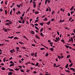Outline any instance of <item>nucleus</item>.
Masks as SVG:
<instances>
[{
  "instance_id": "1",
  "label": "nucleus",
  "mask_w": 75,
  "mask_h": 75,
  "mask_svg": "<svg viewBox=\"0 0 75 75\" xmlns=\"http://www.w3.org/2000/svg\"><path fill=\"white\" fill-rule=\"evenodd\" d=\"M11 24H12V22H10L8 23H6L5 24V25H8V26H9Z\"/></svg>"
},
{
  "instance_id": "2",
  "label": "nucleus",
  "mask_w": 75,
  "mask_h": 75,
  "mask_svg": "<svg viewBox=\"0 0 75 75\" xmlns=\"http://www.w3.org/2000/svg\"><path fill=\"white\" fill-rule=\"evenodd\" d=\"M3 30L4 31H5V32H8L7 30V29L5 28H3Z\"/></svg>"
},
{
  "instance_id": "3",
  "label": "nucleus",
  "mask_w": 75,
  "mask_h": 75,
  "mask_svg": "<svg viewBox=\"0 0 75 75\" xmlns=\"http://www.w3.org/2000/svg\"><path fill=\"white\" fill-rule=\"evenodd\" d=\"M35 38H38V40H40V38L37 35H35Z\"/></svg>"
},
{
  "instance_id": "4",
  "label": "nucleus",
  "mask_w": 75,
  "mask_h": 75,
  "mask_svg": "<svg viewBox=\"0 0 75 75\" xmlns=\"http://www.w3.org/2000/svg\"><path fill=\"white\" fill-rule=\"evenodd\" d=\"M64 21H65V20H62L61 19H60L59 20V23H62V22H64Z\"/></svg>"
},
{
  "instance_id": "5",
  "label": "nucleus",
  "mask_w": 75,
  "mask_h": 75,
  "mask_svg": "<svg viewBox=\"0 0 75 75\" xmlns=\"http://www.w3.org/2000/svg\"><path fill=\"white\" fill-rule=\"evenodd\" d=\"M7 69H9V71H12V72H14V70L12 69H10V68Z\"/></svg>"
},
{
  "instance_id": "6",
  "label": "nucleus",
  "mask_w": 75,
  "mask_h": 75,
  "mask_svg": "<svg viewBox=\"0 0 75 75\" xmlns=\"http://www.w3.org/2000/svg\"><path fill=\"white\" fill-rule=\"evenodd\" d=\"M13 74V72H10L8 73V75H12V74Z\"/></svg>"
},
{
  "instance_id": "7",
  "label": "nucleus",
  "mask_w": 75,
  "mask_h": 75,
  "mask_svg": "<svg viewBox=\"0 0 75 75\" xmlns=\"http://www.w3.org/2000/svg\"><path fill=\"white\" fill-rule=\"evenodd\" d=\"M70 69H71V70H72L73 71V72H75V69H74V68H70Z\"/></svg>"
},
{
  "instance_id": "8",
  "label": "nucleus",
  "mask_w": 75,
  "mask_h": 75,
  "mask_svg": "<svg viewBox=\"0 0 75 75\" xmlns=\"http://www.w3.org/2000/svg\"><path fill=\"white\" fill-rule=\"evenodd\" d=\"M16 51H19V49H20V47H16Z\"/></svg>"
},
{
  "instance_id": "9",
  "label": "nucleus",
  "mask_w": 75,
  "mask_h": 75,
  "mask_svg": "<svg viewBox=\"0 0 75 75\" xmlns=\"http://www.w3.org/2000/svg\"><path fill=\"white\" fill-rule=\"evenodd\" d=\"M31 33H32V34H35V32L34 31H31Z\"/></svg>"
},
{
  "instance_id": "10",
  "label": "nucleus",
  "mask_w": 75,
  "mask_h": 75,
  "mask_svg": "<svg viewBox=\"0 0 75 75\" xmlns=\"http://www.w3.org/2000/svg\"><path fill=\"white\" fill-rule=\"evenodd\" d=\"M61 41L63 43V44H65V41H64V40L62 39L61 40Z\"/></svg>"
},
{
  "instance_id": "11",
  "label": "nucleus",
  "mask_w": 75,
  "mask_h": 75,
  "mask_svg": "<svg viewBox=\"0 0 75 75\" xmlns=\"http://www.w3.org/2000/svg\"><path fill=\"white\" fill-rule=\"evenodd\" d=\"M74 6H73L70 9V10L71 11H72L73 10V9L74 8Z\"/></svg>"
},
{
  "instance_id": "12",
  "label": "nucleus",
  "mask_w": 75,
  "mask_h": 75,
  "mask_svg": "<svg viewBox=\"0 0 75 75\" xmlns=\"http://www.w3.org/2000/svg\"><path fill=\"white\" fill-rule=\"evenodd\" d=\"M50 23H51V21H50L47 22V25H50Z\"/></svg>"
},
{
  "instance_id": "13",
  "label": "nucleus",
  "mask_w": 75,
  "mask_h": 75,
  "mask_svg": "<svg viewBox=\"0 0 75 75\" xmlns=\"http://www.w3.org/2000/svg\"><path fill=\"white\" fill-rule=\"evenodd\" d=\"M23 38H26V40H28V38H27V37H26V36H24L23 37Z\"/></svg>"
},
{
  "instance_id": "14",
  "label": "nucleus",
  "mask_w": 75,
  "mask_h": 75,
  "mask_svg": "<svg viewBox=\"0 0 75 75\" xmlns=\"http://www.w3.org/2000/svg\"><path fill=\"white\" fill-rule=\"evenodd\" d=\"M14 64H10L9 65V66L10 67H12V66H14Z\"/></svg>"
},
{
  "instance_id": "15",
  "label": "nucleus",
  "mask_w": 75,
  "mask_h": 75,
  "mask_svg": "<svg viewBox=\"0 0 75 75\" xmlns=\"http://www.w3.org/2000/svg\"><path fill=\"white\" fill-rule=\"evenodd\" d=\"M57 57L59 59H61V56H60L58 55L57 56Z\"/></svg>"
},
{
  "instance_id": "16",
  "label": "nucleus",
  "mask_w": 75,
  "mask_h": 75,
  "mask_svg": "<svg viewBox=\"0 0 75 75\" xmlns=\"http://www.w3.org/2000/svg\"><path fill=\"white\" fill-rule=\"evenodd\" d=\"M6 22H11V21H10L8 19H7L6 20Z\"/></svg>"
},
{
  "instance_id": "17",
  "label": "nucleus",
  "mask_w": 75,
  "mask_h": 75,
  "mask_svg": "<svg viewBox=\"0 0 75 75\" xmlns=\"http://www.w3.org/2000/svg\"><path fill=\"white\" fill-rule=\"evenodd\" d=\"M44 21H47V17L45 18V19H43Z\"/></svg>"
},
{
  "instance_id": "18",
  "label": "nucleus",
  "mask_w": 75,
  "mask_h": 75,
  "mask_svg": "<svg viewBox=\"0 0 75 75\" xmlns=\"http://www.w3.org/2000/svg\"><path fill=\"white\" fill-rule=\"evenodd\" d=\"M54 48H51L50 49V50L51 51H54Z\"/></svg>"
},
{
  "instance_id": "19",
  "label": "nucleus",
  "mask_w": 75,
  "mask_h": 75,
  "mask_svg": "<svg viewBox=\"0 0 75 75\" xmlns=\"http://www.w3.org/2000/svg\"><path fill=\"white\" fill-rule=\"evenodd\" d=\"M71 57L70 56V55H69L67 56V58H69V57Z\"/></svg>"
},
{
  "instance_id": "20",
  "label": "nucleus",
  "mask_w": 75,
  "mask_h": 75,
  "mask_svg": "<svg viewBox=\"0 0 75 75\" xmlns=\"http://www.w3.org/2000/svg\"><path fill=\"white\" fill-rule=\"evenodd\" d=\"M39 24L41 25H42V26H43V23H40Z\"/></svg>"
},
{
  "instance_id": "21",
  "label": "nucleus",
  "mask_w": 75,
  "mask_h": 75,
  "mask_svg": "<svg viewBox=\"0 0 75 75\" xmlns=\"http://www.w3.org/2000/svg\"><path fill=\"white\" fill-rule=\"evenodd\" d=\"M68 66H69L68 64H67L65 67L66 68H67L68 67Z\"/></svg>"
},
{
  "instance_id": "22",
  "label": "nucleus",
  "mask_w": 75,
  "mask_h": 75,
  "mask_svg": "<svg viewBox=\"0 0 75 75\" xmlns=\"http://www.w3.org/2000/svg\"><path fill=\"white\" fill-rule=\"evenodd\" d=\"M5 14H6V15H7V12L6 10H5Z\"/></svg>"
},
{
  "instance_id": "23",
  "label": "nucleus",
  "mask_w": 75,
  "mask_h": 75,
  "mask_svg": "<svg viewBox=\"0 0 75 75\" xmlns=\"http://www.w3.org/2000/svg\"><path fill=\"white\" fill-rule=\"evenodd\" d=\"M72 20V17H71L70 18H69L68 21H70V20Z\"/></svg>"
},
{
  "instance_id": "24",
  "label": "nucleus",
  "mask_w": 75,
  "mask_h": 75,
  "mask_svg": "<svg viewBox=\"0 0 75 75\" xmlns=\"http://www.w3.org/2000/svg\"><path fill=\"white\" fill-rule=\"evenodd\" d=\"M33 6L34 7V8H35L36 7V4H33Z\"/></svg>"
},
{
  "instance_id": "25",
  "label": "nucleus",
  "mask_w": 75,
  "mask_h": 75,
  "mask_svg": "<svg viewBox=\"0 0 75 75\" xmlns=\"http://www.w3.org/2000/svg\"><path fill=\"white\" fill-rule=\"evenodd\" d=\"M10 64H14V63L12 61H11L10 62Z\"/></svg>"
},
{
  "instance_id": "26",
  "label": "nucleus",
  "mask_w": 75,
  "mask_h": 75,
  "mask_svg": "<svg viewBox=\"0 0 75 75\" xmlns=\"http://www.w3.org/2000/svg\"><path fill=\"white\" fill-rule=\"evenodd\" d=\"M71 42H74V40H73V38H72V37H71Z\"/></svg>"
},
{
  "instance_id": "27",
  "label": "nucleus",
  "mask_w": 75,
  "mask_h": 75,
  "mask_svg": "<svg viewBox=\"0 0 75 75\" xmlns=\"http://www.w3.org/2000/svg\"><path fill=\"white\" fill-rule=\"evenodd\" d=\"M72 65H73V64L71 63L69 65V67H71V66H72Z\"/></svg>"
},
{
  "instance_id": "28",
  "label": "nucleus",
  "mask_w": 75,
  "mask_h": 75,
  "mask_svg": "<svg viewBox=\"0 0 75 75\" xmlns=\"http://www.w3.org/2000/svg\"><path fill=\"white\" fill-rule=\"evenodd\" d=\"M60 66H61V65H59L56 66L55 67L57 68V67H60Z\"/></svg>"
},
{
  "instance_id": "29",
  "label": "nucleus",
  "mask_w": 75,
  "mask_h": 75,
  "mask_svg": "<svg viewBox=\"0 0 75 75\" xmlns=\"http://www.w3.org/2000/svg\"><path fill=\"white\" fill-rule=\"evenodd\" d=\"M35 14H38V13H39V12L38 11L35 12Z\"/></svg>"
},
{
  "instance_id": "30",
  "label": "nucleus",
  "mask_w": 75,
  "mask_h": 75,
  "mask_svg": "<svg viewBox=\"0 0 75 75\" xmlns=\"http://www.w3.org/2000/svg\"><path fill=\"white\" fill-rule=\"evenodd\" d=\"M57 65V64H56L55 63H54V65H53V67H55V66Z\"/></svg>"
},
{
  "instance_id": "31",
  "label": "nucleus",
  "mask_w": 75,
  "mask_h": 75,
  "mask_svg": "<svg viewBox=\"0 0 75 75\" xmlns=\"http://www.w3.org/2000/svg\"><path fill=\"white\" fill-rule=\"evenodd\" d=\"M65 47H66V48H69V46H68V45H65Z\"/></svg>"
},
{
  "instance_id": "32",
  "label": "nucleus",
  "mask_w": 75,
  "mask_h": 75,
  "mask_svg": "<svg viewBox=\"0 0 75 75\" xmlns=\"http://www.w3.org/2000/svg\"><path fill=\"white\" fill-rule=\"evenodd\" d=\"M44 29L43 28H41V30H40V32H42V30H43V29Z\"/></svg>"
},
{
  "instance_id": "33",
  "label": "nucleus",
  "mask_w": 75,
  "mask_h": 75,
  "mask_svg": "<svg viewBox=\"0 0 75 75\" xmlns=\"http://www.w3.org/2000/svg\"><path fill=\"white\" fill-rule=\"evenodd\" d=\"M25 21H24V20H23L22 21V24H24V22Z\"/></svg>"
},
{
  "instance_id": "34",
  "label": "nucleus",
  "mask_w": 75,
  "mask_h": 75,
  "mask_svg": "<svg viewBox=\"0 0 75 75\" xmlns=\"http://www.w3.org/2000/svg\"><path fill=\"white\" fill-rule=\"evenodd\" d=\"M10 52H11V54L13 53V50H10Z\"/></svg>"
},
{
  "instance_id": "35",
  "label": "nucleus",
  "mask_w": 75,
  "mask_h": 75,
  "mask_svg": "<svg viewBox=\"0 0 75 75\" xmlns=\"http://www.w3.org/2000/svg\"><path fill=\"white\" fill-rule=\"evenodd\" d=\"M40 35H41V36L42 37H43V34L42 33H40Z\"/></svg>"
},
{
  "instance_id": "36",
  "label": "nucleus",
  "mask_w": 75,
  "mask_h": 75,
  "mask_svg": "<svg viewBox=\"0 0 75 75\" xmlns=\"http://www.w3.org/2000/svg\"><path fill=\"white\" fill-rule=\"evenodd\" d=\"M1 69L2 70H5L6 69L3 67H2Z\"/></svg>"
},
{
  "instance_id": "37",
  "label": "nucleus",
  "mask_w": 75,
  "mask_h": 75,
  "mask_svg": "<svg viewBox=\"0 0 75 75\" xmlns=\"http://www.w3.org/2000/svg\"><path fill=\"white\" fill-rule=\"evenodd\" d=\"M34 54H35L34 53H32L31 54V55L32 56H33V55H34Z\"/></svg>"
},
{
  "instance_id": "38",
  "label": "nucleus",
  "mask_w": 75,
  "mask_h": 75,
  "mask_svg": "<svg viewBox=\"0 0 75 75\" xmlns=\"http://www.w3.org/2000/svg\"><path fill=\"white\" fill-rule=\"evenodd\" d=\"M19 43H20V44H24V43L21 42H20V41H19Z\"/></svg>"
},
{
  "instance_id": "39",
  "label": "nucleus",
  "mask_w": 75,
  "mask_h": 75,
  "mask_svg": "<svg viewBox=\"0 0 75 75\" xmlns=\"http://www.w3.org/2000/svg\"><path fill=\"white\" fill-rule=\"evenodd\" d=\"M20 18H21V21H22V20H23V17H22V16H21L20 17Z\"/></svg>"
},
{
  "instance_id": "40",
  "label": "nucleus",
  "mask_w": 75,
  "mask_h": 75,
  "mask_svg": "<svg viewBox=\"0 0 75 75\" xmlns=\"http://www.w3.org/2000/svg\"><path fill=\"white\" fill-rule=\"evenodd\" d=\"M14 39L16 40V39H18V38L17 37H16L14 38Z\"/></svg>"
},
{
  "instance_id": "41",
  "label": "nucleus",
  "mask_w": 75,
  "mask_h": 75,
  "mask_svg": "<svg viewBox=\"0 0 75 75\" xmlns=\"http://www.w3.org/2000/svg\"><path fill=\"white\" fill-rule=\"evenodd\" d=\"M21 71L22 72H24V71L23 70V69L21 70Z\"/></svg>"
},
{
  "instance_id": "42",
  "label": "nucleus",
  "mask_w": 75,
  "mask_h": 75,
  "mask_svg": "<svg viewBox=\"0 0 75 75\" xmlns=\"http://www.w3.org/2000/svg\"><path fill=\"white\" fill-rule=\"evenodd\" d=\"M33 74H36V73H37V72L35 71H33Z\"/></svg>"
},
{
  "instance_id": "43",
  "label": "nucleus",
  "mask_w": 75,
  "mask_h": 75,
  "mask_svg": "<svg viewBox=\"0 0 75 75\" xmlns=\"http://www.w3.org/2000/svg\"><path fill=\"white\" fill-rule=\"evenodd\" d=\"M12 10H11L10 11V14L11 15H12Z\"/></svg>"
},
{
  "instance_id": "44",
  "label": "nucleus",
  "mask_w": 75,
  "mask_h": 75,
  "mask_svg": "<svg viewBox=\"0 0 75 75\" xmlns=\"http://www.w3.org/2000/svg\"><path fill=\"white\" fill-rule=\"evenodd\" d=\"M17 6L18 7V8H20V6L18 4L17 5Z\"/></svg>"
},
{
  "instance_id": "45",
  "label": "nucleus",
  "mask_w": 75,
  "mask_h": 75,
  "mask_svg": "<svg viewBox=\"0 0 75 75\" xmlns=\"http://www.w3.org/2000/svg\"><path fill=\"white\" fill-rule=\"evenodd\" d=\"M55 13V11H52V15L54 14V13Z\"/></svg>"
},
{
  "instance_id": "46",
  "label": "nucleus",
  "mask_w": 75,
  "mask_h": 75,
  "mask_svg": "<svg viewBox=\"0 0 75 75\" xmlns=\"http://www.w3.org/2000/svg\"><path fill=\"white\" fill-rule=\"evenodd\" d=\"M53 41H54L55 42H58V41L55 39H53Z\"/></svg>"
},
{
  "instance_id": "47",
  "label": "nucleus",
  "mask_w": 75,
  "mask_h": 75,
  "mask_svg": "<svg viewBox=\"0 0 75 75\" xmlns=\"http://www.w3.org/2000/svg\"><path fill=\"white\" fill-rule=\"evenodd\" d=\"M18 21L19 23H22V22L20 20H18Z\"/></svg>"
},
{
  "instance_id": "48",
  "label": "nucleus",
  "mask_w": 75,
  "mask_h": 75,
  "mask_svg": "<svg viewBox=\"0 0 75 75\" xmlns=\"http://www.w3.org/2000/svg\"><path fill=\"white\" fill-rule=\"evenodd\" d=\"M36 26H38V25L37 23H35L34 24Z\"/></svg>"
},
{
  "instance_id": "49",
  "label": "nucleus",
  "mask_w": 75,
  "mask_h": 75,
  "mask_svg": "<svg viewBox=\"0 0 75 75\" xmlns=\"http://www.w3.org/2000/svg\"><path fill=\"white\" fill-rule=\"evenodd\" d=\"M22 48L23 49H24L25 50L26 49V48L25 47H22Z\"/></svg>"
},
{
  "instance_id": "50",
  "label": "nucleus",
  "mask_w": 75,
  "mask_h": 75,
  "mask_svg": "<svg viewBox=\"0 0 75 75\" xmlns=\"http://www.w3.org/2000/svg\"><path fill=\"white\" fill-rule=\"evenodd\" d=\"M32 3H33V4H36V2H35L34 1H33Z\"/></svg>"
},
{
  "instance_id": "51",
  "label": "nucleus",
  "mask_w": 75,
  "mask_h": 75,
  "mask_svg": "<svg viewBox=\"0 0 75 75\" xmlns=\"http://www.w3.org/2000/svg\"><path fill=\"white\" fill-rule=\"evenodd\" d=\"M32 46H33V47H35V45L34 44H32L31 45Z\"/></svg>"
},
{
  "instance_id": "52",
  "label": "nucleus",
  "mask_w": 75,
  "mask_h": 75,
  "mask_svg": "<svg viewBox=\"0 0 75 75\" xmlns=\"http://www.w3.org/2000/svg\"><path fill=\"white\" fill-rule=\"evenodd\" d=\"M18 28H21V25L18 26V27H17Z\"/></svg>"
},
{
  "instance_id": "53",
  "label": "nucleus",
  "mask_w": 75,
  "mask_h": 75,
  "mask_svg": "<svg viewBox=\"0 0 75 75\" xmlns=\"http://www.w3.org/2000/svg\"><path fill=\"white\" fill-rule=\"evenodd\" d=\"M66 71L67 72H68V73H69V70H66Z\"/></svg>"
},
{
  "instance_id": "54",
  "label": "nucleus",
  "mask_w": 75,
  "mask_h": 75,
  "mask_svg": "<svg viewBox=\"0 0 75 75\" xmlns=\"http://www.w3.org/2000/svg\"><path fill=\"white\" fill-rule=\"evenodd\" d=\"M35 28H36V29H37V30H39V29L36 26H35Z\"/></svg>"
},
{
  "instance_id": "55",
  "label": "nucleus",
  "mask_w": 75,
  "mask_h": 75,
  "mask_svg": "<svg viewBox=\"0 0 75 75\" xmlns=\"http://www.w3.org/2000/svg\"><path fill=\"white\" fill-rule=\"evenodd\" d=\"M69 62H70V63H72V61H71V59H69Z\"/></svg>"
},
{
  "instance_id": "56",
  "label": "nucleus",
  "mask_w": 75,
  "mask_h": 75,
  "mask_svg": "<svg viewBox=\"0 0 75 75\" xmlns=\"http://www.w3.org/2000/svg\"><path fill=\"white\" fill-rule=\"evenodd\" d=\"M55 20L54 18H52L51 20V21H54V20Z\"/></svg>"
},
{
  "instance_id": "57",
  "label": "nucleus",
  "mask_w": 75,
  "mask_h": 75,
  "mask_svg": "<svg viewBox=\"0 0 75 75\" xmlns=\"http://www.w3.org/2000/svg\"><path fill=\"white\" fill-rule=\"evenodd\" d=\"M67 15L69 16H71V14H70V13H68V14H67Z\"/></svg>"
},
{
  "instance_id": "58",
  "label": "nucleus",
  "mask_w": 75,
  "mask_h": 75,
  "mask_svg": "<svg viewBox=\"0 0 75 75\" xmlns=\"http://www.w3.org/2000/svg\"><path fill=\"white\" fill-rule=\"evenodd\" d=\"M15 70H16V71H19V70H20L19 69H15Z\"/></svg>"
},
{
  "instance_id": "59",
  "label": "nucleus",
  "mask_w": 75,
  "mask_h": 75,
  "mask_svg": "<svg viewBox=\"0 0 75 75\" xmlns=\"http://www.w3.org/2000/svg\"><path fill=\"white\" fill-rule=\"evenodd\" d=\"M49 44H50V45H52V44H53V42H50Z\"/></svg>"
},
{
  "instance_id": "60",
  "label": "nucleus",
  "mask_w": 75,
  "mask_h": 75,
  "mask_svg": "<svg viewBox=\"0 0 75 75\" xmlns=\"http://www.w3.org/2000/svg\"><path fill=\"white\" fill-rule=\"evenodd\" d=\"M38 19H37L35 21V23H37V22H38Z\"/></svg>"
},
{
  "instance_id": "61",
  "label": "nucleus",
  "mask_w": 75,
  "mask_h": 75,
  "mask_svg": "<svg viewBox=\"0 0 75 75\" xmlns=\"http://www.w3.org/2000/svg\"><path fill=\"white\" fill-rule=\"evenodd\" d=\"M40 49L41 50H45V49H44V48H41Z\"/></svg>"
},
{
  "instance_id": "62",
  "label": "nucleus",
  "mask_w": 75,
  "mask_h": 75,
  "mask_svg": "<svg viewBox=\"0 0 75 75\" xmlns=\"http://www.w3.org/2000/svg\"><path fill=\"white\" fill-rule=\"evenodd\" d=\"M48 8H49V11L50 12V11H51V8H50V7H48Z\"/></svg>"
},
{
  "instance_id": "63",
  "label": "nucleus",
  "mask_w": 75,
  "mask_h": 75,
  "mask_svg": "<svg viewBox=\"0 0 75 75\" xmlns=\"http://www.w3.org/2000/svg\"><path fill=\"white\" fill-rule=\"evenodd\" d=\"M47 0H46L45 1V4L47 5Z\"/></svg>"
},
{
  "instance_id": "64",
  "label": "nucleus",
  "mask_w": 75,
  "mask_h": 75,
  "mask_svg": "<svg viewBox=\"0 0 75 75\" xmlns=\"http://www.w3.org/2000/svg\"><path fill=\"white\" fill-rule=\"evenodd\" d=\"M74 13V11H71V15H72V13Z\"/></svg>"
}]
</instances>
